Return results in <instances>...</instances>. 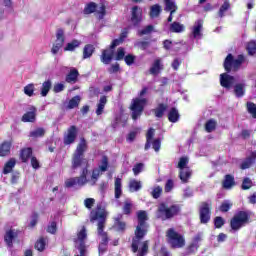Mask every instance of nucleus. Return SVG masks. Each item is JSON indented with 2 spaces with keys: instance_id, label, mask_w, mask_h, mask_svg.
Masks as SVG:
<instances>
[{
  "instance_id": "f257e3e1",
  "label": "nucleus",
  "mask_w": 256,
  "mask_h": 256,
  "mask_svg": "<svg viewBox=\"0 0 256 256\" xmlns=\"http://www.w3.org/2000/svg\"><path fill=\"white\" fill-rule=\"evenodd\" d=\"M105 217H107V213L105 212L104 208L101 206H97L95 210L91 212V219L92 221H99L98 222V236L101 239V243L99 245V254L103 255L105 251H107V232L103 231L105 228Z\"/></svg>"
},
{
  "instance_id": "f03ea898",
  "label": "nucleus",
  "mask_w": 256,
  "mask_h": 256,
  "mask_svg": "<svg viewBox=\"0 0 256 256\" xmlns=\"http://www.w3.org/2000/svg\"><path fill=\"white\" fill-rule=\"evenodd\" d=\"M145 235H147V232H134L132 251L133 253H138L137 256H145L147 255V251H149V242L143 241V237H145Z\"/></svg>"
},
{
  "instance_id": "7ed1b4c3",
  "label": "nucleus",
  "mask_w": 256,
  "mask_h": 256,
  "mask_svg": "<svg viewBox=\"0 0 256 256\" xmlns=\"http://www.w3.org/2000/svg\"><path fill=\"white\" fill-rule=\"evenodd\" d=\"M85 151H87V141H85V139H81L72 159L73 169H77L79 167H83L87 165V160L83 156Z\"/></svg>"
},
{
  "instance_id": "20e7f679",
  "label": "nucleus",
  "mask_w": 256,
  "mask_h": 256,
  "mask_svg": "<svg viewBox=\"0 0 256 256\" xmlns=\"http://www.w3.org/2000/svg\"><path fill=\"white\" fill-rule=\"evenodd\" d=\"M166 237L168 239V243L173 247V249H181L185 246V237L173 228H170L167 231Z\"/></svg>"
},
{
  "instance_id": "39448f33",
  "label": "nucleus",
  "mask_w": 256,
  "mask_h": 256,
  "mask_svg": "<svg viewBox=\"0 0 256 256\" xmlns=\"http://www.w3.org/2000/svg\"><path fill=\"white\" fill-rule=\"evenodd\" d=\"M180 208L177 205L167 206L162 203L158 207L157 218L158 219H171V217H175L177 213H179Z\"/></svg>"
},
{
  "instance_id": "423d86ee",
  "label": "nucleus",
  "mask_w": 256,
  "mask_h": 256,
  "mask_svg": "<svg viewBox=\"0 0 256 256\" xmlns=\"http://www.w3.org/2000/svg\"><path fill=\"white\" fill-rule=\"evenodd\" d=\"M125 37H127V32L122 33L121 37L119 39H115L112 42L109 49L104 50L102 52L101 61H102V63H104V65H109V63H111V59H113V49H115V47L121 45V43H123V40L125 39Z\"/></svg>"
},
{
  "instance_id": "0eeeda50",
  "label": "nucleus",
  "mask_w": 256,
  "mask_h": 256,
  "mask_svg": "<svg viewBox=\"0 0 256 256\" xmlns=\"http://www.w3.org/2000/svg\"><path fill=\"white\" fill-rule=\"evenodd\" d=\"M250 214L248 212L241 211L236 214L230 222L232 231H239L241 227H245L249 223Z\"/></svg>"
},
{
  "instance_id": "6e6552de",
  "label": "nucleus",
  "mask_w": 256,
  "mask_h": 256,
  "mask_svg": "<svg viewBox=\"0 0 256 256\" xmlns=\"http://www.w3.org/2000/svg\"><path fill=\"white\" fill-rule=\"evenodd\" d=\"M145 105H147V100L145 98H136L132 101L130 109L132 111V119H134V121L141 116Z\"/></svg>"
},
{
  "instance_id": "1a4fd4ad",
  "label": "nucleus",
  "mask_w": 256,
  "mask_h": 256,
  "mask_svg": "<svg viewBox=\"0 0 256 256\" xmlns=\"http://www.w3.org/2000/svg\"><path fill=\"white\" fill-rule=\"evenodd\" d=\"M189 165V158L182 157L178 162V169L180 170V179L183 183H187L191 177V169L187 167Z\"/></svg>"
},
{
  "instance_id": "9d476101",
  "label": "nucleus",
  "mask_w": 256,
  "mask_h": 256,
  "mask_svg": "<svg viewBox=\"0 0 256 256\" xmlns=\"http://www.w3.org/2000/svg\"><path fill=\"white\" fill-rule=\"evenodd\" d=\"M245 61L243 55H239L237 59H233V55L228 54L224 61V69L225 71H231L232 69H239L241 63Z\"/></svg>"
},
{
  "instance_id": "9b49d317",
  "label": "nucleus",
  "mask_w": 256,
  "mask_h": 256,
  "mask_svg": "<svg viewBox=\"0 0 256 256\" xmlns=\"http://www.w3.org/2000/svg\"><path fill=\"white\" fill-rule=\"evenodd\" d=\"M65 43V32L62 29L57 30L56 41L52 46V55H57Z\"/></svg>"
},
{
  "instance_id": "f8f14e48",
  "label": "nucleus",
  "mask_w": 256,
  "mask_h": 256,
  "mask_svg": "<svg viewBox=\"0 0 256 256\" xmlns=\"http://www.w3.org/2000/svg\"><path fill=\"white\" fill-rule=\"evenodd\" d=\"M137 217H138V225L136 226L135 231L147 233L149 229V225L147 224V222H145L147 221V212L138 211Z\"/></svg>"
},
{
  "instance_id": "ddd939ff",
  "label": "nucleus",
  "mask_w": 256,
  "mask_h": 256,
  "mask_svg": "<svg viewBox=\"0 0 256 256\" xmlns=\"http://www.w3.org/2000/svg\"><path fill=\"white\" fill-rule=\"evenodd\" d=\"M154 136H155V129L150 128V130H148L146 135L147 144L145 146V149H149L150 143H152V147L154 151H159L161 149V141L159 139H156L153 141Z\"/></svg>"
},
{
  "instance_id": "4468645a",
  "label": "nucleus",
  "mask_w": 256,
  "mask_h": 256,
  "mask_svg": "<svg viewBox=\"0 0 256 256\" xmlns=\"http://www.w3.org/2000/svg\"><path fill=\"white\" fill-rule=\"evenodd\" d=\"M77 139V127L71 126L64 135V145H71Z\"/></svg>"
},
{
  "instance_id": "2eb2a0df",
  "label": "nucleus",
  "mask_w": 256,
  "mask_h": 256,
  "mask_svg": "<svg viewBox=\"0 0 256 256\" xmlns=\"http://www.w3.org/2000/svg\"><path fill=\"white\" fill-rule=\"evenodd\" d=\"M37 117V108L29 106L28 111L22 116L23 123H34Z\"/></svg>"
},
{
  "instance_id": "dca6fc26",
  "label": "nucleus",
  "mask_w": 256,
  "mask_h": 256,
  "mask_svg": "<svg viewBox=\"0 0 256 256\" xmlns=\"http://www.w3.org/2000/svg\"><path fill=\"white\" fill-rule=\"evenodd\" d=\"M234 83L235 78L233 76L226 73L220 75V85L225 89H231Z\"/></svg>"
},
{
  "instance_id": "f3484780",
  "label": "nucleus",
  "mask_w": 256,
  "mask_h": 256,
  "mask_svg": "<svg viewBox=\"0 0 256 256\" xmlns=\"http://www.w3.org/2000/svg\"><path fill=\"white\" fill-rule=\"evenodd\" d=\"M18 236H19V231L16 229H10V230L6 231V233L4 235V241H5L6 245H8V247H12L13 240L17 239Z\"/></svg>"
},
{
  "instance_id": "a211bd4d",
  "label": "nucleus",
  "mask_w": 256,
  "mask_h": 256,
  "mask_svg": "<svg viewBox=\"0 0 256 256\" xmlns=\"http://www.w3.org/2000/svg\"><path fill=\"white\" fill-rule=\"evenodd\" d=\"M209 207H210L209 203H203L201 205V208H200L201 223H207L211 219Z\"/></svg>"
},
{
  "instance_id": "6ab92c4d",
  "label": "nucleus",
  "mask_w": 256,
  "mask_h": 256,
  "mask_svg": "<svg viewBox=\"0 0 256 256\" xmlns=\"http://www.w3.org/2000/svg\"><path fill=\"white\" fill-rule=\"evenodd\" d=\"M89 171L87 169H84L80 177H75L76 181V187H83L84 185H87L89 183Z\"/></svg>"
},
{
  "instance_id": "aec40b11",
  "label": "nucleus",
  "mask_w": 256,
  "mask_h": 256,
  "mask_svg": "<svg viewBox=\"0 0 256 256\" xmlns=\"http://www.w3.org/2000/svg\"><path fill=\"white\" fill-rule=\"evenodd\" d=\"M142 15H143V10L137 6H134L132 8V18H131L132 23H134V25L141 23Z\"/></svg>"
},
{
  "instance_id": "412c9836",
  "label": "nucleus",
  "mask_w": 256,
  "mask_h": 256,
  "mask_svg": "<svg viewBox=\"0 0 256 256\" xmlns=\"http://www.w3.org/2000/svg\"><path fill=\"white\" fill-rule=\"evenodd\" d=\"M203 30V20H197L192 28V34L195 39H201V31Z\"/></svg>"
},
{
  "instance_id": "4be33fe9",
  "label": "nucleus",
  "mask_w": 256,
  "mask_h": 256,
  "mask_svg": "<svg viewBox=\"0 0 256 256\" xmlns=\"http://www.w3.org/2000/svg\"><path fill=\"white\" fill-rule=\"evenodd\" d=\"M161 71H163V62L161 61V59H156L153 62L152 67L150 68V73L152 75H159Z\"/></svg>"
},
{
  "instance_id": "5701e85b",
  "label": "nucleus",
  "mask_w": 256,
  "mask_h": 256,
  "mask_svg": "<svg viewBox=\"0 0 256 256\" xmlns=\"http://www.w3.org/2000/svg\"><path fill=\"white\" fill-rule=\"evenodd\" d=\"M256 162V152H252L250 156L241 164V169H249Z\"/></svg>"
},
{
  "instance_id": "b1692460",
  "label": "nucleus",
  "mask_w": 256,
  "mask_h": 256,
  "mask_svg": "<svg viewBox=\"0 0 256 256\" xmlns=\"http://www.w3.org/2000/svg\"><path fill=\"white\" fill-rule=\"evenodd\" d=\"M11 153V142H3L0 144V157H7Z\"/></svg>"
},
{
  "instance_id": "393cba45",
  "label": "nucleus",
  "mask_w": 256,
  "mask_h": 256,
  "mask_svg": "<svg viewBox=\"0 0 256 256\" xmlns=\"http://www.w3.org/2000/svg\"><path fill=\"white\" fill-rule=\"evenodd\" d=\"M103 174V172H101L99 170V168H95L93 171H92V175L90 178H88V183L89 185L93 186L97 183V180L99 179V177Z\"/></svg>"
},
{
  "instance_id": "a878e982",
  "label": "nucleus",
  "mask_w": 256,
  "mask_h": 256,
  "mask_svg": "<svg viewBox=\"0 0 256 256\" xmlns=\"http://www.w3.org/2000/svg\"><path fill=\"white\" fill-rule=\"evenodd\" d=\"M121 219H123V215H118V217L115 219L114 229L116 231H125V229L127 228V224L121 221Z\"/></svg>"
},
{
  "instance_id": "bb28decb",
  "label": "nucleus",
  "mask_w": 256,
  "mask_h": 256,
  "mask_svg": "<svg viewBox=\"0 0 256 256\" xmlns=\"http://www.w3.org/2000/svg\"><path fill=\"white\" fill-rule=\"evenodd\" d=\"M16 163L17 161L15 160V158H11L9 161H7L3 169L4 175H8V173H11Z\"/></svg>"
},
{
  "instance_id": "cd10ccee",
  "label": "nucleus",
  "mask_w": 256,
  "mask_h": 256,
  "mask_svg": "<svg viewBox=\"0 0 256 256\" xmlns=\"http://www.w3.org/2000/svg\"><path fill=\"white\" fill-rule=\"evenodd\" d=\"M168 119L170 123H177L179 121V110L172 108L168 113Z\"/></svg>"
},
{
  "instance_id": "c85d7f7f",
  "label": "nucleus",
  "mask_w": 256,
  "mask_h": 256,
  "mask_svg": "<svg viewBox=\"0 0 256 256\" xmlns=\"http://www.w3.org/2000/svg\"><path fill=\"white\" fill-rule=\"evenodd\" d=\"M105 105H107V97L102 96L97 105L96 115H103V110L105 109Z\"/></svg>"
},
{
  "instance_id": "c756f323",
  "label": "nucleus",
  "mask_w": 256,
  "mask_h": 256,
  "mask_svg": "<svg viewBox=\"0 0 256 256\" xmlns=\"http://www.w3.org/2000/svg\"><path fill=\"white\" fill-rule=\"evenodd\" d=\"M142 185H141V181L132 179L129 182V191H131V193H135V191H139V189H141Z\"/></svg>"
},
{
  "instance_id": "7c9ffc66",
  "label": "nucleus",
  "mask_w": 256,
  "mask_h": 256,
  "mask_svg": "<svg viewBox=\"0 0 256 256\" xmlns=\"http://www.w3.org/2000/svg\"><path fill=\"white\" fill-rule=\"evenodd\" d=\"M51 80H47L43 82L42 87H41V96L42 97H47L49 91H51Z\"/></svg>"
},
{
  "instance_id": "2f4dec72",
  "label": "nucleus",
  "mask_w": 256,
  "mask_h": 256,
  "mask_svg": "<svg viewBox=\"0 0 256 256\" xmlns=\"http://www.w3.org/2000/svg\"><path fill=\"white\" fill-rule=\"evenodd\" d=\"M170 31H172V33H183L185 26L179 22H174L170 26Z\"/></svg>"
},
{
  "instance_id": "473e14b6",
  "label": "nucleus",
  "mask_w": 256,
  "mask_h": 256,
  "mask_svg": "<svg viewBox=\"0 0 256 256\" xmlns=\"http://www.w3.org/2000/svg\"><path fill=\"white\" fill-rule=\"evenodd\" d=\"M165 11H171V15L177 11V5L174 0H165Z\"/></svg>"
},
{
  "instance_id": "72a5a7b5",
  "label": "nucleus",
  "mask_w": 256,
  "mask_h": 256,
  "mask_svg": "<svg viewBox=\"0 0 256 256\" xmlns=\"http://www.w3.org/2000/svg\"><path fill=\"white\" fill-rule=\"evenodd\" d=\"M234 93L236 97H243L245 95V84L240 83L234 86Z\"/></svg>"
},
{
  "instance_id": "f704fd0d",
  "label": "nucleus",
  "mask_w": 256,
  "mask_h": 256,
  "mask_svg": "<svg viewBox=\"0 0 256 256\" xmlns=\"http://www.w3.org/2000/svg\"><path fill=\"white\" fill-rule=\"evenodd\" d=\"M235 185V179L231 175H226L224 182H223V187L224 189H231Z\"/></svg>"
},
{
  "instance_id": "c9c22d12",
  "label": "nucleus",
  "mask_w": 256,
  "mask_h": 256,
  "mask_svg": "<svg viewBox=\"0 0 256 256\" xmlns=\"http://www.w3.org/2000/svg\"><path fill=\"white\" fill-rule=\"evenodd\" d=\"M81 45V41L79 40H72L68 44H66V47H64V51H75L77 47Z\"/></svg>"
},
{
  "instance_id": "e433bc0d",
  "label": "nucleus",
  "mask_w": 256,
  "mask_h": 256,
  "mask_svg": "<svg viewBox=\"0 0 256 256\" xmlns=\"http://www.w3.org/2000/svg\"><path fill=\"white\" fill-rule=\"evenodd\" d=\"M33 150L31 148H25L20 153V158L22 159L23 163H27L29 157H31Z\"/></svg>"
},
{
  "instance_id": "4c0bfd02",
  "label": "nucleus",
  "mask_w": 256,
  "mask_h": 256,
  "mask_svg": "<svg viewBox=\"0 0 256 256\" xmlns=\"http://www.w3.org/2000/svg\"><path fill=\"white\" fill-rule=\"evenodd\" d=\"M77 77H79V72L76 69H72L67 75L66 81L67 83H75V81H77Z\"/></svg>"
},
{
  "instance_id": "58836bf2",
  "label": "nucleus",
  "mask_w": 256,
  "mask_h": 256,
  "mask_svg": "<svg viewBox=\"0 0 256 256\" xmlns=\"http://www.w3.org/2000/svg\"><path fill=\"white\" fill-rule=\"evenodd\" d=\"M94 51L95 47H93V45H86L83 50V59H89V57L93 55Z\"/></svg>"
},
{
  "instance_id": "ea45409f",
  "label": "nucleus",
  "mask_w": 256,
  "mask_h": 256,
  "mask_svg": "<svg viewBox=\"0 0 256 256\" xmlns=\"http://www.w3.org/2000/svg\"><path fill=\"white\" fill-rule=\"evenodd\" d=\"M121 178H116L115 179V197L116 199H119L121 195L123 194V190L121 189Z\"/></svg>"
},
{
  "instance_id": "a19ab883",
  "label": "nucleus",
  "mask_w": 256,
  "mask_h": 256,
  "mask_svg": "<svg viewBox=\"0 0 256 256\" xmlns=\"http://www.w3.org/2000/svg\"><path fill=\"white\" fill-rule=\"evenodd\" d=\"M97 11V4L95 2L88 3L84 8L85 15H91V13H95Z\"/></svg>"
},
{
  "instance_id": "79ce46f5",
  "label": "nucleus",
  "mask_w": 256,
  "mask_h": 256,
  "mask_svg": "<svg viewBox=\"0 0 256 256\" xmlns=\"http://www.w3.org/2000/svg\"><path fill=\"white\" fill-rule=\"evenodd\" d=\"M161 13V6L159 4H155L151 6L150 8V17H159V14Z\"/></svg>"
},
{
  "instance_id": "37998d69",
  "label": "nucleus",
  "mask_w": 256,
  "mask_h": 256,
  "mask_svg": "<svg viewBox=\"0 0 256 256\" xmlns=\"http://www.w3.org/2000/svg\"><path fill=\"white\" fill-rule=\"evenodd\" d=\"M109 167V161L107 160V157H103L102 160L100 161L98 165V169L102 172L105 173L107 171V168Z\"/></svg>"
},
{
  "instance_id": "c03bdc74",
  "label": "nucleus",
  "mask_w": 256,
  "mask_h": 256,
  "mask_svg": "<svg viewBox=\"0 0 256 256\" xmlns=\"http://www.w3.org/2000/svg\"><path fill=\"white\" fill-rule=\"evenodd\" d=\"M24 93L27 95V97H33L35 94V85L34 84H28L24 87Z\"/></svg>"
},
{
  "instance_id": "a18cd8bd",
  "label": "nucleus",
  "mask_w": 256,
  "mask_h": 256,
  "mask_svg": "<svg viewBox=\"0 0 256 256\" xmlns=\"http://www.w3.org/2000/svg\"><path fill=\"white\" fill-rule=\"evenodd\" d=\"M43 135H45V129L43 128H37L36 130L30 132V137H33L34 139L43 137Z\"/></svg>"
},
{
  "instance_id": "49530a36",
  "label": "nucleus",
  "mask_w": 256,
  "mask_h": 256,
  "mask_svg": "<svg viewBox=\"0 0 256 256\" xmlns=\"http://www.w3.org/2000/svg\"><path fill=\"white\" fill-rule=\"evenodd\" d=\"M81 102V98L79 96H75L72 98L68 103V109H75V107L79 106V103Z\"/></svg>"
},
{
  "instance_id": "de8ad7c7",
  "label": "nucleus",
  "mask_w": 256,
  "mask_h": 256,
  "mask_svg": "<svg viewBox=\"0 0 256 256\" xmlns=\"http://www.w3.org/2000/svg\"><path fill=\"white\" fill-rule=\"evenodd\" d=\"M231 207H233V203L229 200H225L220 206V211H222V213H227Z\"/></svg>"
},
{
  "instance_id": "09e8293b",
  "label": "nucleus",
  "mask_w": 256,
  "mask_h": 256,
  "mask_svg": "<svg viewBox=\"0 0 256 256\" xmlns=\"http://www.w3.org/2000/svg\"><path fill=\"white\" fill-rule=\"evenodd\" d=\"M132 209H133V203H131V200H126L123 206V213L125 215H129Z\"/></svg>"
},
{
  "instance_id": "8fccbe9b",
  "label": "nucleus",
  "mask_w": 256,
  "mask_h": 256,
  "mask_svg": "<svg viewBox=\"0 0 256 256\" xmlns=\"http://www.w3.org/2000/svg\"><path fill=\"white\" fill-rule=\"evenodd\" d=\"M167 111V106L164 104H160L156 109H155V116L156 117H163V114Z\"/></svg>"
},
{
  "instance_id": "3c124183",
  "label": "nucleus",
  "mask_w": 256,
  "mask_h": 256,
  "mask_svg": "<svg viewBox=\"0 0 256 256\" xmlns=\"http://www.w3.org/2000/svg\"><path fill=\"white\" fill-rule=\"evenodd\" d=\"M215 127H217V122H215V120H209L205 125V129L208 133L215 131Z\"/></svg>"
},
{
  "instance_id": "603ef678",
  "label": "nucleus",
  "mask_w": 256,
  "mask_h": 256,
  "mask_svg": "<svg viewBox=\"0 0 256 256\" xmlns=\"http://www.w3.org/2000/svg\"><path fill=\"white\" fill-rule=\"evenodd\" d=\"M45 245H46L45 239L40 238L35 244V249H37V251H44Z\"/></svg>"
},
{
  "instance_id": "864d4df0",
  "label": "nucleus",
  "mask_w": 256,
  "mask_h": 256,
  "mask_svg": "<svg viewBox=\"0 0 256 256\" xmlns=\"http://www.w3.org/2000/svg\"><path fill=\"white\" fill-rule=\"evenodd\" d=\"M105 5H101L100 7L97 8L96 6V15L98 19H103L105 17Z\"/></svg>"
},
{
  "instance_id": "5fc2aeb1",
  "label": "nucleus",
  "mask_w": 256,
  "mask_h": 256,
  "mask_svg": "<svg viewBox=\"0 0 256 256\" xmlns=\"http://www.w3.org/2000/svg\"><path fill=\"white\" fill-rule=\"evenodd\" d=\"M247 109H248V112L250 113V115H252V117H254V119H256V105L253 104L252 102H248Z\"/></svg>"
},
{
  "instance_id": "6e6d98bb",
  "label": "nucleus",
  "mask_w": 256,
  "mask_h": 256,
  "mask_svg": "<svg viewBox=\"0 0 256 256\" xmlns=\"http://www.w3.org/2000/svg\"><path fill=\"white\" fill-rule=\"evenodd\" d=\"M247 51H248L249 55H255V53H256V42L255 41H251L248 43Z\"/></svg>"
},
{
  "instance_id": "4d7b16f0",
  "label": "nucleus",
  "mask_w": 256,
  "mask_h": 256,
  "mask_svg": "<svg viewBox=\"0 0 256 256\" xmlns=\"http://www.w3.org/2000/svg\"><path fill=\"white\" fill-rule=\"evenodd\" d=\"M161 193H163V188H161L160 186H156L152 191V196L154 197V199H159V197H161Z\"/></svg>"
},
{
  "instance_id": "13d9d810",
  "label": "nucleus",
  "mask_w": 256,
  "mask_h": 256,
  "mask_svg": "<svg viewBox=\"0 0 256 256\" xmlns=\"http://www.w3.org/2000/svg\"><path fill=\"white\" fill-rule=\"evenodd\" d=\"M252 186H253V182L251 181V179L245 178L243 180L242 189L244 190L251 189Z\"/></svg>"
},
{
  "instance_id": "bf43d9fd",
  "label": "nucleus",
  "mask_w": 256,
  "mask_h": 256,
  "mask_svg": "<svg viewBox=\"0 0 256 256\" xmlns=\"http://www.w3.org/2000/svg\"><path fill=\"white\" fill-rule=\"evenodd\" d=\"M214 225L216 229H221V226L225 225V220L222 217H216L214 220Z\"/></svg>"
},
{
  "instance_id": "052dcab7",
  "label": "nucleus",
  "mask_w": 256,
  "mask_h": 256,
  "mask_svg": "<svg viewBox=\"0 0 256 256\" xmlns=\"http://www.w3.org/2000/svg\"><path fill=\"white\" fill-rule=\"evenodd\" d=\"M229 7H230L229 3L227 1L224 2V4L220 7L219 16L223 17V15H225V11L229 10Z\"/></svg>"
},
{
  "instance_id": "680f3d73",
  "label": "nucleus",
  "mask_w": 256,
  "mask_h": 256,
  "mask_svg": "<svg viewBox=\"0 0 256 256\" xmlns=\"http://www.w3.org/2000/svg\"><path fill=\"white\" fill-rule=\"evenodd\" d=\"M143 163H139V164H136L134 167H133V173L134 175H139V173H141V171H143Z\"/></svg>"
},
{
  "instance_id": "e2e57ef3",
  "label": "nucleus",
  "mask_w": 256,
  "mask_h": 256,
  "mask_svg": "<svg viewBox=\"0 0 256 256\" xmlns=\"http://www.w3.org/2000/svg\"><path fill=\"white\" fill-rule=\"evenodd\" d=\"M125 57V49L119 48L116 53V61H121Z\"/></svg>"
},
{
  "instance_id": "0e129e2a",
  "label": "nucleus",
  "mask_w": 256,
  "mask_h": 256,
  "mask_svg": "<svg viewBox=\"0 0 256 256\" xmlns=\"http://www.w3.org/2000/svg\"><path fill=\"white\" fill-rule=\"evenodd\" d=\"M84 205L87 209H91V207H93V205H95V199L88 198V199L84 200Z\"/></svg>"
},
{
  "instance_id": "69168bd1",
  "label": "nucleus",
  "mask_w": 256,
  "mask_h": 256,
  "mask_svg": "<svg viewBox=\"0 0 256 256\" xmlns=\"http://www.w3.org/2000/svg\"><path fill=\"white\" fill-rule=\"evenodd\" d=\"M65 186L68 187V188H69V187H77L75 178L67 179V180L65 181Z\"/></svg>"
},
{
  "instance_id": "338daca9",
  "label": "nucleus",
  "mask_w": 256,
  "mask_h": 256,
  "mask_svg": "<svg viewBox=\"0 0 256 256\" xmlns=\"http://www.w3.org/2000/svg\"><path fill=\"white\" fill-rule=\"evenodd\" d=\"M48 233H56L57 231V223L51 222L50 225L47 228Z\"/></svg>"
},
{
  "instance_id": "774afa93",
  "label": "nucleus",
  "mask_w": 256,
  "mask_h": 256,
  "mask_svg": "<svg viewBox=\"0 0 256 256\" xmlns=\"http://www.w3.org/2000/svg\"><path fill=\"white\" fill-rule=\"evenodd\" d=\"M153 27L151 25L144 28L142 31L139 32L140 35H149V33H152Z\"/></svg>"
}]
</instances>
